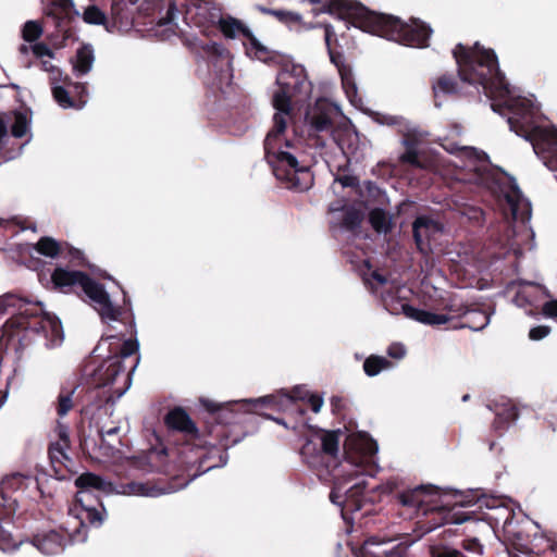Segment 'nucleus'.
<instances>
[{
	"label": "nucleus",
	"instance_id": "nucleus-56",
	"mask_svg": "<svg viewBox=\"0 0 557 557\" xmlns=\"http://www.w3.org/2000/svg\"><path fill=\"white\" fill-rule=\"evenodd\" d=\"M116 339L115 335H107L106 337L101 338V342L99 343L97 350L101 349L109 341Z\"/></svg>",
	"mask_w": 557,
	"mask_h": 557
},
{
	"label": "nucleus",
	"instance_id": "nucleus-14",
	"mask_svg": "<svg viewBox=\"0 0 557 557\" xmlns=\"http://www.w3.org/2000/svg\"><path fill=\"white\" fill-rule=\"evenodd\" d=\"M358 191L360 203L366 210H369L368 222L377 234H381L383 231V209L376 206L381 203L383 197L381 188L371 181H366L361 186H358Z\"/></svg>",
	"mask_w": 557,
	"mask_h": 557
},
{
	"label": "nucleus",
	"instance_id": "nucleus-1",
	"mask_svg": "<svg viewBox=\"0 0 557 557\" xmlns=\"http://www.w3.org/2000/svg\"><path fill=\"white\" fill-rule=\"evenodd\" d=\"M379 446L363 432L346 435L341 430H319L302 445L304 461L322 481H333L330 500L341 507L342 517L364 508L367 503L383 497L381 481L371 484L380 472L376 463Z\"/></svg>",
	"mask_w": 557,
	"mask_h": 557
},
{
	"label": "nucleus",
	"instance_id": "nucleus-10",
	"mask_svg": "<svg viewBox=\"0 0 557 557\" xmlns=\"http://www.w3.org/2000/svg\"><path fill=\"white\" fill-rule=\"evenodd\" d=\"M341 117L342 113L337 106L327 100H318L306 114L309 135L317 137V145L319 146L325 145V137L336 143L344 153L354 156L358 135L347 126L343 132L336 129L335 125Z\"/></svg>",
	"mask_w": 557,
	"mask_h": 557
},
{
	"label": "nucleus",
	"instance_id": "nucleus-4",
	"mask_svg": "<svg viewBox=\"0 0 557 557\" xmlns=\"http://www.w3.org/2000/svg\"><path fill=\"white\" fill-rule=\"evenodd\" d=\"M384 488L385 495L389 496V503L405 508L409 518L419 517V523L428 524L425 532L446 523L460 524L482 520V507L492 508L495 503L493 499L491 505V500L479 490L466 494L428 484L393 494L396 485L392 480L385 481Z\"/></svg>",
	"mask_w": 557,
	"mask_h": 557
},
{
	"label": "nucleus",
	"instance_id": "nucleus-8",
	"mask_svg": "<svg viewBox=\"0 0 557 557\" xmlns=\"http://www.w3.org/2000/svg\"><path fill=\"white\" fill-rule=\"evenodd\" d=\"M51 284L61 293L82 288L104 323L120 322L126 311L131 310V308L115 306L104 287L81 271L57 268L51 274Z\"/></svg>",
	"mask_w": 557,
	"mask_h": 557
},
{
	"label": "nucleus",
	"instance_id": "nucleus-31",
	"mask_svg": "<svg viewBox=\"0 0 557 557\" xmlns=\"http://www.w3.org/2000/svg\"><path fill=\"white\" fill-rule=\"evenodd\" d=\"M434 95L442 92L444 95L456 96L459 94V84L457 77L451 73H445L436 78L432 84Z\"/></svg>",
	"mask_w": 557,
	"mask_h": 557
},
{
	"label": "nucleus",
	"instance_id": "nucleus-62",
	"mask_svg": "<svg viewBox=\"0 0 557 557\" xmlns=\"http://www.w3.org/2000/svg\"><path fill=\"white\" fill-rule=\"evenodd\" d=\"M73 258H74V259H79V258H81V251H79V250H75V251L73 252Z\"/></svg>",
	"mask_w": 557,
	"mask_h": 557
},
{
	"label": "nucleus",
	"instance_id": "nucleus-22",
	"mask_svg": "<svg viewBox=\"0 0 557 557\" xmlns=\"http://www.w3.org/2000/svg\"><path fill=\"white\" fill-rule=\"evenodd\" d=\"M44 5L47 18H51L55 27L60 29L73 15H78L72 0H44Z\"/></svg>",
	"mask_w": 557,
	"mask_h": 557
},
{
	"label": "nucleus",
	"instance_id": "nucleus-59",
	"mask_svg": "<svg viewBox=\"0 0 557 557\" xmlns=\"http://www.w3.org/2000/svg\"><path fill=\"white\" fill-rule=\"evenodd\" d=\"M8 398V392H5L0 398V408L5 404Z\"/></svg>",
	"mask_w": 557,
	"mask_h": 557
},
{
	"label": "nucleus",
	"instance_id": "nucleus-44",
	"mask_svg": "<svg viewBox=\"0 0 557 557\" xmlns=\"http://www.w3.org/2000/svg\"><path fill=\"white\" fill-rule=\"evenodd\" d=\"M447 319L448 318L446 315L428 311L424 314L423 320L421 321V323L425 324V325L434 326V325L446 324L447 323Z\"/></svg>",
	"mask_w": 557,
	"mask_h": 557
},
{
	"label": "nucleus",
	"instance_id": "nucleus-53",
	"mask_svg": "<svg viewBox=\"0 0 557 557\" xmlns=\"http://www.w3.org/2000/svg\"><path fill=\"white\" fill-rule=\"evenodd\" d=\"M57 431L59 433V437L61 443H63L65 446H69V429L65 424H62L61 422H58Z\"/></svg>",
	"mask_w": 557,
	"mask_h": 557
},
{
	"label": "nucleus",
	"instance_id": "nucleus-57",
	"mask_svg": "<svg viewBox=\"0 0 557 557\" xmlns=\"http://www.w3.org/2000/svg\"><path fill=\"white\" fill-rule=\"evenodd\" d=\"M392 216H387V212L385 211V226H384V230H385V235L391 231V227H392Z\"/></svg>",
	"mask_w": 557,
	"mask_h": 557
},
{
	"label": "nucleus",
	"instance_id": "nucleus-49",
	"mask_svg": "<svg viewBox=\"0 0 557 557\" xmlns=\"http://www.w3.org/2000/svg\"><path fill=\"white\" fill-rule=\"evenodd\" d=\"M542 313L546 318L557 319V299L544 302L542 306Z\"/></svg>",
	"mask_w": 557,
	"mask_h": 557
},
{
	"label": "nucleus",
	"instance_id": "nucleus-6",
	"mask_svg": "<svg viewBox=\"0 0 557 557\" xmlns=\"http://www.w3.org/2000/svg\"><path fill=\"white\" fill-rule=\"evenodd\" d=\"M165 8V15L158 22V27L164 28L163 39L176 34L175 21L178 13L187 25L197 27L205 34L214 29L216 22L221 21L222 9L214 0H147L140 5V11L148 15Z\"/></svg>",
	"mask_w": 557,
	"mask_h": 557
},
{
	"label": "nucleus",
	"instance_id": "nucleus-12",
	"mask_svg": "<svg viewBox=\"0 0 557 557\" xmlns=\"http://www.w3.org/2000/svg\"><path fill=\"white\" fill-rule=\"evenodd\" d=\"M24 304L18 307L20 314L27 319L25 329L34 332L45 339L44 345L48 348L57 347L63 342V331L59 319L46 312L40 301Z\"/></svg>",
	"mask_w": 557,
	"mask_h": 557
},
{
	"label": "nucleus",
	"instance_id": "nucleus-23",
	"mask_svg": "<svg viewBox=\"0 0 557 557\" xmlns=\"http://www.w3.org/2000/svg\"><path fill=\"white\" fill-rule=\"evenodd\" d=\"M505 198L510 207L513 219H520L521 221L530 219V203L524 201L522 193L516 183L510 184V189L505 195Z\"/></svg>",
	"mask_w": 557,
	"mask_h": 557
},
{
	"label": "nucleus",
	"instance_id": "nucleus-50",
	"mask_svg": "<svg viewBox=\"0 0 557 557\" xmlns=\"http://www.w3.org/2000/svg\"><path fill=\"white\" fill-rule=\"evenodd\" d=\"M320 27L324 29V41L327 49V52L332 50L331 40L336 36L335 29L331 24H320Z\"/></svg>",
	"mask_w": 557,
	"mask_h": 557
},
{
	"label": "nucleus",
	"instance_id": "nucleus-2",
	"mask_svg": "<svg viewBox=\"0 0 557 557\" xmlns=\"http://www.w3.org/2000/svg\"><path fill=\"white\" fill-rule=\"evenodd\" d=\"M311 94V83L302 65L284 67L276 76L272 104L275 109L273 126L264 138V156L275 177L288 189L304 191L310 188L313 176L309 165L300 159L298 140L289 138L292 100H305Z\"/></svg>",
	"mask_w": 557,
	"mask_h": 557
},
{
	"label": "nucleus",
	"instance_id": "nucleus-48",
	"mask_svg": "<svg viewBox=\"0 0 557 557\" xmlns=\"http://www.w3.org/2000/svg\"><path fill=\"white\" fill-rule=\"evenodd\" d=\"M550 333V327L547 325H537L530 330L529 338L531 341H541Z\"/></svg>",
	"mask_w": 557,
	"mask_h": 557
},
{
	"label": "nucleus",
	"instance_id": "nucleus-42",
	"mask_svg": "<svg viewBox=\"0 0 557 557\" xmlns=\"http://www.w3.org/2000/svg\"><path fill=\"white\" fill-rule=\"evenodd\" d=\"M42 33L41 26L35 21H28L23 28V38L26 41H35Z\"/></svg>",
	"mask_w": 557,
	"mask_h": 557
},
{
	"label": "nucleus",
	"instance_id": "nucleus-38",
	"mask_svg": "<svg viewBox=\"0 0 557 557\" xmlns=\"http://www.w3.org/2000/svg\"><path fill=\"white\" fill-rule=\"evenodd\" d=\"M271 15L288 27L302 22L301 15L293 11L274 9L273 12H271Z\"/></svg>",
	"mask_w": 557,
	"mask_h": 557
},
{
	"label": "nucleus",
	"instance_id": "nucleus-27",
	"mask_svg": "<svg viewBox=\"0 0 557 557\" xmlns=\"http://www.w3.org/2000/svg\"><path fill=\"white\" fill-rule=\"evenodd\" d=\"M165 422L170 429L181 431L187 435H196L197 428L189 416L181 408L170 411L165 417Z\"/></svg>",
	"mask_w": 557,
	"mask_h": 557
},
{
	"label": "nucleus",
	"instance_id": "nucleus-33",
	"mask_svg": "<svg viewBox=\"0 0 557 557\" xmlns=\"http://www.w3.org/2000/svg\"><path fill=\"white\" fill-rule=\"evenodd\" d=\"M139 0H112L111 14L112 17L120 23L127 24L131 20L129 8Z\"/></svg>",
	"mask_w": 557,
	"mask_h": 557
},
{
	"label": "nucleus",
	"instance_id": "nucleus-21",
	"mask_svg": "<svg viewBox=\"0 0 557 557\" xmlns=\"http://www.w3.org/2000/svg\"><path fill=\"white\" fill-rule=\"evenodd\" d=\"M55 77L52 78V95L54 100L58 102V104L63 109H82L86 104V99L83 98L84 95H87V87L85 84H70L67 83V79H65L66 86H72L75 90L76 95L78 96V99L74 100L71 96L69 90L62 86L58 85L55 82Z\"/></svg>",
	"mask_w": 557,
	"mask_h": 557
},
{
	"label": "nucleus",
	"instance_id": "nucleus-47",
	"mask_svg": "<svg viewBox=\"0 0 557 557\" xmlns=\"http://www.w3.org/2000/svg\"><path fill=\"white\" fill-rule=\"evenodd\" d=\"M406 352V347L401 343H392L387 348L388 357L397 360L403 359Z\"/></svg>",
	"mask_w": 557,
	"mask_h": 557
},
{
	"label": "nucleus",
	"instance_id": "nucleus-24",
	"mask_svg": "<svg viewBox=\"0 0 557 557\" xmlns=\"http://www.w3.org/2000/svg\"><path fill=\"white\" fill-rule=\"evenodd\" d=\"M490 323V315L475 304L469 305L467 313L462 318L461 323H453L450 327H468L472 331H481Z\"/></svg>",
	"mask_w": 557,
	"mask_h": 557
},
{
	"label": "nucleus",
	"instance_id": "nucleus-37",
	"mask_svg": "<svg viewBox=\"0 0 557 557\" xmlns=\"http://www.w3.org/2000/svg\"><path fill=\"white\" fill-rule=\"evenodd\" d=\"M36 250L46 257L54 258L60 252V245L51 237H42L36 244Z\"/></svg>",
	"mask_w": 557,
	"mask_h": 557
},
{
	"label": "nucleus",
	"instance_id": "nucleus-30",
	"mask_svg": "<svg viewBox=\"0 0 557 557\" xmlns=\"http://www.w3.org/2000/svg\"><path fill=\"white\" fill-rule=\"evenodd\" d=\"M214 451L215 450H212L210 453H206L203 449L198 448L195 451L196 458L195 459H189L188 462H190V463H198V468L202 469L201 473H205V472H207V471H209V470H211L213 468H216V467L225 466L226 462H227V455L226 454H219L216 462H213V463H210V465H206V462L209 459L214 458V456H213Z\"/></svg>",
	"mask_w": 557,
	"mask_h": 557
},
{
	"label": "nucleus",
	"instance_id": "nucleus-63",
	"mask_svg": "<svg viewBox=\"0 0 557 557\" xmlns=\"http://www.w3.org/2000/svg\"><path fill=\"white\" fill-rule=\"evenodd\" d=\"M384 121H385V124H393L394 123V121H392V117H389L387 115H385Z\"/></svg>",
	"mask_w": 557,
	"mask_h": 557
},
{
	"label": "nucleus",
	"instance_id": "nucleus-9",
	"mask_svg": "<svg viewBox=\"0 0 557 557\" xmlns=\"http://www.w3.org/2000/svg\"><path fill=\"white\" fill-rule=\"evenodd\" d=\"M307 401L311 410L318 413L323 405V399L318 395H310L302 386H296L290 393L281 391L274 395H268L255 399L234 400L226 404H213L212 410L216 411L218 419L225 423H235L239 421L240 413L251 411L257 405L274 406L281 410H290L296 406V401Z\"/></svg>",
	"mask_w": 557,
	"mask_h": 557
},
{
	"label": "nucleus",
	"instance_id": "nucleus-16",
	"mask_svg": "<svg viewBox=\"0 0 557 557\" xmlns=\"http://www.w3.org/2000/svg\"><path fill=\"white\" fill-rule=\"evenodd\" d=\"M208 58V66L213 70L220 81H228L232 76V58L230 52L218 42H208L203 47Z\"/></svg>",
	"mask_w": 557,
	"mask_h": 557
},
{
	"label": "nucleus",
	"instance_id": "nucleus-19",
	"mask_svg": "<svg viewBox=\"0 0 557 557\" xmlns=\"http://www.w3.org/2000/svg\"><path fill=\"white\" fill-rule=\"evenodd\" d=\"M332 218H331V226L334 230H338L341 232H347L352 235L359 234V228L363 219V214L357 210L355 207H344L339 208H330Z\"/></svg>",
	"mask_w": 557,
	"mask_h": 557
},
{
	"label": "nucleus",
	"instance_id": "nucleus-25",
	"mask_svg": "<svg viewBox=\"0 0 557 557\" xmlns=\"http://www.w3.org/2000/svg\"><path fill=\"white\" fill-rule=\"evenodd\" d=\"M214 28L220 29L225 37L243 38L244 41L251 34V30L244 22L230 15L224 16L222 13L221 21L216 22V26Z\"/></svg>",
	"mask_w": 557,
	"mask_h": 557
},
{
	"label": "nucleus",
	"instance_id": "nucleus-11",
	"mask_svg": "<svg viewBox=\"0 0 557 557\" xmlns=\"http://www.w3.org/2000/svg\"><path fill=\"white\" fill-rule=\"evenodd\" d=\"M309 2L322 4V8L314 13L315 15L319 13L334 14L345 21L348 27L352 25L377 37L383 36L382 15L369 11L359 2L354 0H309Z\"/></svg>",
	"mask_w": 557,
	"mask_h": 557
},
{
	"label": "nucleus",
	"instance_id": "nucleus-29",
	"mask_svg": "<svg viewBox=\"0 0 557 557\" xmlns=\"http://www.w3.org/2000/svg\"><path fill=\"white\" fill-rule=\"evenodd\" d=\"M518 417L519 411L515 406H503L499 410L496 411L493 426L495 431L502 434L505 430L508 429L510 423L518 419Z\"/></svg>",
	"mask_w": 557,
	"mask_h": 557
},
{
	"label": "nucleus",
	"instance_id": "nucleus-32",
	"mask_svg": "<svg viewBox=\"0 0 557 557\" xmlns=\"http://www.w3.org/2000/svg\"><path fill=\"white\" fill-rule=\"evenodd\" d=\"M244 46L246 49V53L248 57L260 60V61H267L270 55L271 51L268 47L262 45L251 33L250 36L244 41Z\"/></svg>",
	"mask_w": 557,
	"mask_h": 557
},
{
	"label": "nucleus",
	"instance_id": "nucleus-26",
	"mask_svg": "<svg viewBox=\"0 0 557 557\" xmlns=\"http://www.w3.org/2000/svg\"><path fill=\"white\" fill-rule=\"evenodd\" d=\"M78 386L79 384L75 380L61 386L55 401V411L59 418L65 417L73 409L76 403L74 396Z\"/></svg>",
	"mask_w": 557,
	"mask_h": 557
},
{
	"label": "nucleus",
	"instance_id": "nucleus-46",
	"mask_svg": "<svg viewBox=\"0 0 557 557\" xmlns=\"http://www.w3.org/2000/svg\"><path fill=\"white\" fill-rule=\"evenodd\" d=\"M69 446H65L63 443H53L49 448L50 456L53 460L61 461L62 458L67 459L65 455V450Z\"/></svg>",
	"mask_w": 557,
	"mask_h": 557
},
{
	"label": "nucleus",
	"instance_id": "nucleus-20",
	"mask_svg": "<svg viewBox=\"0 0 557 557\" xmlns=\"http://www.w3.org/2000/svg\"><path fill=\"white\" fill-rule=\"evenodd\" d=\"M0 504V549L10 552L17 548L21 542L13 539L12 531L14 529L13 516L15 513V502L5 500Z\"/></svg>",
	"mask_w": 557,
	"mask_h": 557
},
{
	"label": "nucleus",
	"instance_id": "nucleus-13",
	"mask_svg": "<svg viewBox=\"0 0 557 557\" xmlns=\"http://www.w3.org/2000/svg\"><path fill=\"white\" fill-rule=\"evenodd\" d=\"M433 30L430 25L419 18H410L406 23L397 16L385 13V39L400 45L426 48Z\"/></svg>",
	"mask_w": 557,
	"mask_h": 557
},
{
	"label": "nucleus",
	"instance_id": "nucleus-45",
	"mask_svg": "<svg viewBox=\"0 0 557 557\" xmlns=\"http://www.w3.org/2000/svg\"><path fill=\"white\" fill-rule=\"evenodd\" d=\"M461 547L470 553H475L479 555L483 554V545L479 542L478 539H466L461 542Z\"/></svg>",
	"mask_w": 557,
	"mask_h": 557
},
{
	"label": "nucleus",
	"instance_id": "nucleus-3",
	"mask_svg": "<svg viewBox=\"0 0 557 557\" xmlns=\"http://www.w3.org/2000/svg\"><path fill=\"white\" fill-rule=\"evenodd\" d=\"M75 485L78 487V492L75 504L69 508L67 527L64 532L52 530L40 533L32 542L44 555H55L63 552L69 542H84L87 537L85 531L87 524L100 527L103 523L106 509L95 491H114L121 495L143 497H159L168 493L165 488L156 484L139 481L119 484L113 488L111 483L90 472L77 476Z\"/></svg>",
	"mask_w": 557,
	"mask_h": 557
},
{
	"label": "nucleus",
	"instance_id": "nucleus-43",
	"mask_svg": "<svg viewBox=\"0 0 557 557\" xmlns=\"http://www.w3.org/2000/svg\"><path fill=\"white\" fill-rule=\"evenodd\" d=\"M400 306H401L403 313L407 318L414 320L417 322H420V323L423 320L424 314L428 312L424 309L416 308L407 302H403V304H400Z\"/></svg>",
	"mask_w": 557,
	"mask_h": 557
},
{
	"label": "nucleus",
	"instance_id": "nucleus-40",
	"mask_svg": "<svg viewBox=\"0 0 557 557\" xmlns=\"http://www.w3.org/2000/svg\"><path fill=\"white\" fill-rule=\"evenodd\" d=\"M403 163H407L412 168L425 169L426 164L421 160L419 152L413 148H408L400 157Z\"/></svg>",
	"mask_w": 557,
	"mask_h": 557
},
{
	"label": "nucleus",
	"instance_id": "nucleus-58",
	"mask_svg": "<svg viewBox=\"0 0 557 557\" xmlns=\"http://www.w3.org/2000/svg\"><path fill=\"white\" fill-rule=\"evenodd\" d=\"M260 12L264 13V14H269L271 15V12H273L274 9H269V8H265L263 5H257L256 7Z\"/></svg>",
	"mask_w": 557,
	"mask_h": 557
},
{
	"label": "nucleus",
	"instance_id": "nucleus-34",
	"mask_svg": "<svg viewBox=\"0 0 557 557\" xmlns=\"http://www.w3.org/2000/svg\"><path fill=\"white\" fill-rule=\"evenodd\" d=\"M468 307L469 305L461 301L458 302L455 298H453L447 304H445V313L442 314L448 318L447 323H451L457 319L462 320L463 315L467 313Z\"/></svg>",
	"mask_w": 557,
	"mask_h": 557
},
{
	"label": "nucleus",
	"instance_id": "nucleus-61",
	"mask_svg": "<svg viewBox=\"0 0 557 557\" xmlns=\"http://www.w3.org/2000/svg\"><path fill=\"white\" fill-rule=\"evenodd\" d=\"M394 542H395V539H388L387 535L385 534V540H384L385 546L393 544Z\"/></svg>",
	"mask_w": 557,
	"mask_h": 557
},
{
	"label": "nucleus",
	"instance_id": "nucleus-60",
	"mask_svg": "<svg viewBox=\"0 0 557 557\" xmlns=\"http://www.w3.org/2000/svg\"><path fill=\"white\" fill-rule=\"evenodd\" d=\"M265 417H267L268 419H272V420H274V421H275V422H277L278 424H282V425L286 426V423H285L283 420H281V419L272 418L271 416H265Z\"/></svg>",
	"mask_w": 557,
	"mask_h": 557
},
{
	"label": "nucleus",
	"instance_id": "nucleus-64",
	"mask_svg": "<svg viewBox=\"0 0 557 557\" xmlns=\"http://www.w3.org/2000/svg\"><path fill=\"white\" fill-rule=\"evenodd\" d=\"M4 312V302L0 299V315Z\"/></svg>",
	"mask_w": 557,
	"mask_h": 557
},
{
	"label": "nucleus",
	"instance_id": "nucleus-36",
	"mask_svg": "<svg viewBox=\"0 0 557 557\" xmlns=\"http://www.w3.org/2000/svg\"><path fill=\"white\" fill-rule=\"evenodd\" d=\"M358 557H383V542L377 536L368 539L361 547Z\"/></svg>",
	"mask_w": 557,
	"mask_h": 557
},
{
	"label": "nucleus",
	"instance_id": "nucleus-18",
	"mask_svg": "<svg viewBox=\"0 0 557 557\" xmlns=\"http://www.w3.org/2000/svg\"><path fill=\"white\" fill-rule=\"evenodd\" d=\"M366 288L377 299H383V274L376 256H369L358 269Z\"/></svg>",
	"mask_w": 557,
	"mask_h": 557
},
{
	"label": "nucleus",
	"instance_id": "nucleus-17",
	"mask_svg": "<svg viewBox=\"0 0 557 557\" xmlns=\"http://www.w3.org/2000/svg\"><path fill=\"white\" fill-rule=\"evenodd\" d=\"M329 57L331 62L336 66L342 81V87L346 94V97L354 106H359L361 98L358 95V87L355 81L352 69L346 63L345 57L339 52L330 50Z\"/></svg>",
	"mask_w": 557,
	"mask_h": 557
},
{
	"label": "nucleus",
	"instance_id": "nucleus-28",
	"mask_svg": "<svg viewBox=\"0 0 557 557\" xmlns=\"http://www.w3.org/2000/svg\"><path fill=\"white\" fill-rule=\"evenodd\" d=\"M95 61L94 49L90 45H84L77 49L73 62V70L76 75L83 76L89 73Z\"/></svg>",
	"mask_w": 557,
	"mask_h": 557
},
{
	"label": "nucleus",
	"instance_id": "nucleus-39",
	"mask_svg": "<svg viewBox=\"0 0 557 557\" xmlns=\"http://www.w3.org/2000/svg\"><path fill=\"white\" fill-rule=\"evenodd\" d=\"M383 369V358L380 356H370L363 362V370L367 375H377Z\"/></svg>",
	"mask_w": 557,
	"mask_h": 557
},
{
	"label": "nucleus",
	"instance_id": "nucleus-51",
	"mask_svg": "<svg viewBox=\"0 0 557 557\" xmlns=\"http://www.w3.org/2000/svg\"><path fill=\"white\" fill-rule=\"evenodd\" d=\"M33 52L36 57L42 58V57H52V52L49 49V47L45 44H35L33 46Z\"/></svg>",
	"mask_w": 557,
	"mask_h": 557
},
{
	"label": "nucleus",
	"instance_id": "nucleus-54",
	"mask_svg": "<svg viewBox=\"0 0 557 557\" xmlns=\"http://www.w3.org/2000/svg\"><path fill=\"white\" fill-rule=\"evenodd\" d=\"M120 431H121L120 426H112L109 429L102 428L99 431V433H100V436L102 437V440L106 441V438H110V437L117 435L120 433Z\"/></svg>",
	"mask_w": 557,
	"mask_h": 557
},
{
	"label": "nucleus",
	"instance_id": "nucleus-55",
	"mask_svg": "<svg viewBox=\"0 0 557 557\" xmlns=\"http://www.w3.org/2000/svg\"><path fill=\"white\" fill-rule=\"evenodd\" d=\"M8 135V125L3 119H0V144Z\"/></svg>",
	"mask_w": 557,
	"mask_h": 557
},
{
	"label": "nucleus",
	"instance_id": "nucleus-35",
	"mask_svg": "<svg viewBox=\"0 0 557 557\" xmlns=\"http://www.w3.org/2000/svg\"><path fill=\"white\" fill-rule=\"evenodd\" d=\"M83 20L90 25H103L107 30H110L104 12L96 5H89L85 9Z\"/></svg>",
	"mask_w": 557,
	"mask_h": 557
},
{
	"label": "nucleus",
	"instance_id": "nucleus-52",
	"mask_svg": "<svg viewBox=\"0 0 557 557\" xmlns=\"http://www.w3.org/2000/svg\"><path fill=\"white\" fill-rule=\"evenodd\" d=\"M343 187H355L358 185V180L351 175H344L336 180Z\"/></svg>",
	"mask_w": 557,
	"mask_h": 557
},
{
	"label": "nucleus",
	"instance_id": "nucleus-7",
	"mask_svg": "<svg viewBox=\"0 0 557 557\" xmlns=\"http://www.w3.org/2000/svg\"><path fill=\"white\" fill-rule=\"evenodd\" d=\"M138 349L139 344L136 339H126L121 345L119 352L109 356L99 367L88 373L90 384L95 389H99V406L109 403L114 404L127 392L131 385V373L135 370L138 358L128 371H126L123 362L137 352Z\"/></svg>",
	"mask_w": 557,
	"mask_h": 557
},
{
	"label": "nucleus",
	"instance_id": "nucleus-15",
	"mask_svg": "<svg viewBox=\"0 0 557 557\" xmlns=\"http://www.w3.org/2000/svg\"><path fill=\"white\" fill-rule=\"evenodd\" d=\"M444 226L441 222L428 215L418 216L412 224L413 239L417 248L426 253L431 250V242L435 240L443 233Z\"/></svg>",
	"mask_w": 557,
	"mask_h": 557
},
{
	"label": "nucleus",
	"instance_id": "nucleus-41",
	"mask_svg": "<svg viewBox=\"0 0 557 557\" xmlns=\"http://www.w3.org/2000/svg\"><path fill=\"white\" fill-rule=\"evenodd\" d=\"M28 131V122L24 114L17 113L11 126V133L16 138H22Z\"/></svg>",
	"mask_w": 557,
	"mask_h": 557
},
{
	"label": "nucleus",
	"instance_id": "nucleus-5",
	"mask_svg": "<svg viewBox=\"0 0 557 557\" xmlns=\"http://www.w3.org/2000/svg\"><path fill=\"white\" fill-rule=\"evenodd\" d=\"M453 57L458 67L460 81L480 85L490 99H500L509 95V84L499 69L498 58L491 48L480 42L473 46L457 44Z\"/></svg>",
	"mask_w": 557,
	"mask_h": 557
}]
</instances>
